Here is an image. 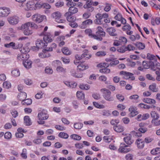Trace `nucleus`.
<instances>
[{
    "mask_svg": "<svg viewBox=\"0 0 160 160\" xmlns=\"http://www.w3.org/2000/svg\"><path fill=\"white\" fill-rule=\"evenodd\" d=\"M38 117L39 120L38 121V122L41 124H44L45 121L43 120H46L48 118L47 111L44 110L38 114Z\"/></svg>",
    "mask_w": 160,
    "mask_h": 160,
    "instance_id": "obj_1",
    "label": "nucleus"
},
{
    "mask_svg": "<svg viewBox=\"0 0 160 160\" xmlns=\"http://www.w3.org/2000/svg\"><path fill=\"white\" fill-rule=\"evenodd\" d=\"M29 25V24L28 22L22 25L20 28V29L22 30L25 35H29L33 33L32 29Z\"/></svg>",
    "mask_w": 160,
    "mask_h": 160,
    "instance_id": "obj_2",
    "label": "nucleus"
},
{
    "mask_svg": "<svg viewBox=\"0 0 160 160\" xmlns=\"http://www.w3.org/2000/svg\"><path fill=\"white\" fill-rule=\"evenodd\" d=\"M101 91L103 92V96L104 98L108 101H112L114 100L113 98L111 95V92L106 88L101 89Z\"/></svg>",
    "mask_w": 160,
    "mask_h": 160,
    "instance_id": "obj_3",
    "label": "nucleus"
},
{
    "mask_svg": "<svg viewBox=\"0 0 160 160\" xmlns=\"http://www.w3.org/2000/svg\"><path fill=\"white\" fill-rule=\"evenodd\" d=\"M130 146L126 145L125 143H121L118 151L122 153H127L132 150Z\"/></svg>",
    "mask_w": 160,
    "mask_h": 160,
    "instance_id": "obj_4",
    "label": "nucleus"
},
{
    "mask_svg": "<svg viewBox=\"0 0 160 160\" xmlns=\"http://www.w3.org/2000/svg\"><path fill=\"white\" fill-rule=\"evenodd\" d=\"M46 19V17L45 16L38 14H35L32 16L33 21L38 23L41 22Z\"/></svg>",
    "mask_w": 160,
    "mask_h": 160,
    "instance_id": "obj_5",
    "label": "nucleus"
},
{
    "mask_svg": "<svg viewBox=\"0 0 160 160\" xmlns=\"http://www.w3.org/2000/svg\"><path fill=\"white\" fill-rule=\"evenodd\" d=\"M7 19L9 23L12 25L17 24L19 21V17L16 16L8 17Z\"/></svg>",
    "mask_w": 160,
    "mask_h": 160,
    "instance_id": "obj_6",
    "label": "nucleus"
},
{
    "mask_svg": "<svg viewBox=\"0 0 160 160\" xmlns=\"http://www.w3.org/2000/svg\"><path fill=\"white\" fill-rule=\"evenodd\" d=\"M47 44L46 43L43 42L42 40L38 39L36 43V46L34 47L33 49L36 50H38L39 49L44 48L47 46Z\"/></svg>",
    "mask_w": 160,
    "mask_h": 160,
    "instance_id": "obj_7",
    "label": "nucleus"
},
{
    "mask_svg": "<svg viewBox=\"0 0 160 160\" xmlns=\"http://www.w3.org/2000/svg\"><path fill=\"white\" fill-rule=\"evenodd\" d=\"M10 11L9 8L6 7L0 8V17H4L7 16L10 13Z\"/></svg>",
    "mask_w": 160,
    "mask_h": 160,
    "instance_id": "obj_8",
    "label": "nucleus"
},
{
    "mask_svg": "<svg viewBox=\"0 0 160 160\" xmlns=\"http://www.w3.org/2000/svg\"><path fill=\"white\" fill-rule=\"evenodd\" d=\"M120 74L124 75V78L126 79H130L132 80L135 79V77L133 76V74L131 73L124 71H121L120 72Z\"/></svg>",
    "mask_w": 160,
    "mask_h": 160,
    "instance_id": "obj_9",
    "label": "nucleus"
},
{
    "mask_svg": "<svg viewBox=\"0 0 160 160\" xmlns=\"http://www.w3.org/2000/svg\"><path fill=\"white\" fill-rule=\"evenodd\" d=\"M85 33L88 35L89 37L92 38H93L95 39L98 40L100 41L102 40V38L98 37L97 36H95L94 35H93L92 34V32L91 29H87L85 30Z\"/></svg>",
    "mask_w": 160,
    "mask_h": 160,
    "instance_id": "obj_10",
    "label": "nucleus"
},
{
    "mask_svg": "<svg viewBox=\"0 0 160 160\" xmlns=\"http://www.w3.org/2000/svg\"><path fill=\"white\" fill-rule=\"evenodd\" d=\"M43 35L44 36L43 40L46 42V44L48 42H50L52 41V36L50 33H44Z\"/></svg>",
    "mask_w": 160,
    "mask_h": 160,
    "instance_id": "obj_11",
    "label": "nucleus"
},
{
    "mask_svg": "<svg viewBox=\"0 0 160 160\" xmlns=\"http://www.w3.org/2000/svg\"><path fill=\"white\" fill-rule=\"evenodd\" d=\"M97 31L96 32V35L98 37H104L105 35V32L103 31V29L100 26H98L97 28Z\"/></svg>",
    "mask_w": 160,
    "mask_h": 160,
    "instance_id": "obj_12",
    "label": "nucleus"
},
{
    "mask_svg": "<svg viewBox=\"0 0 160 160\" xmlns=\"http://www.w3.org/2000/svg\"><path fill=\"white\" fill-rule=\"evenodd\" d=\"M92 21L90 19H88L83 22L82 24L79 26V27L82 29L86 28L87 25L92 24Z\"/></svg>",
    "mask_w": 160,
    "mask_h": 160,
    "instance_id": "obj_13",
    "label": "nucleus"
},
{
    "mask_svg": "<svg viewBox=\"0 0 160 160\" xmlns=\"http://www.w3.org/2000/svg\"><path fill=\"white\" fill-rule=\"evenodd\" d=\"M123 140L128 145H131L133 142L134 141L132 139V136L128 134L127 136L123 138Z\"/></svg>",
    "mask_w": 160,
    "mask_h": 160,
    "instance_id": "obj_14",
    "label": "nucleus"
},
{
    "mask_svg": "<svg viewBox=\"0 0 160 160\" xmlns=\"http://www.w3.org/2000/svg\"><path fill=\"white\" fill-rule=\"evenodd\" d=\"M106 32L108 34L112 36H116L117 35L116 32V30L114 28H109L106 30Z\"/></svg>",
    "mask_w": 160,
    "mask_h": 160,
    "instance_id": "obj_15",
    "label": "nucleus"
},
{
    "mask_svg": "<svg viewBox=\"0 0 160 160\" xmlns=\"http://www.w3.org/2000/svg\"><path fill=\"white\" fill-rule=\"evenodd\" d=\"M95 17L96 19L94 21V23L97 24H102V18L101 16V14L99 13L97 14L96 15Z\"/></svg>",
    "mask_w": 160,
    "mask_h": 160,
    "instance_id": "obj_16",
    "label": "nucleus"
},
{
    "mask_svg": "<svg viewBox=\"0 0 160 160\" xmlns=\"http://www.w3.org/2000/svg\"><path fill=\"white\" fill-rule=\"evenodd\" d=\"M36 4L33 2H29L26 4L27 9L30 10H35L36 8Z\"/></svg>",
    "mask_w": 160,
    "mask_h": 160,
    "instance_id": "obj_17",
    "label": "nucleus"
},
{
    "mask_svg": "<svg viewBox=\"0 0 160 160\" xmlns=\"http://www.w3.org/2000/svg\"><path fill=\"white\" fill-rule=\"evenodd\" d=\"M87 53L88 50L85 49L83 51V53L82 55L76 54L75 55V58L77 60H81L84 58H85Z\"/></svg>",
    "mask_w": 160,
    "mask_h": 160,
    "instance_id": "obj_18",
    "label": "nucleus"
},
{
    "mask_svg": "<svg viewBox=\"0 0 160 160\" xmlns=\"http://www.w3.org/2000/svg\"><path fill=\"white\" fill-rule=\"evenodd\" d=\"M78 11V9L75 7L71 6L68 9V12H66L67 14H73L77 13Z\"/></svg>",
    "mask_w": 160,
    "mask_h": 160,
    "instance_id": "obj_19",
    "label": "nucleus"
},
{
    "mask_svg": "<svg viewBox=\"0 0 160 160\" xmlns=\"http://www.w3.org/2000/svg\"><path fill=\"white\" fill-rule=\"evenodd\" d=\"M138 147L140 149L142 148L144 146V141L141 139L138 138L136 142Z\"/></svg>",
    "mask_w": 160,
    "mask_h": 160,
    "instance_id": "obj_20",
    "label": "nucleus"
},
{
    "mask_svg": "<svg viewBox=\"0 0 160 160\" xmlns=\"http://www.w3.org/2000/svg\"><path fill=\"white\" fill-rule=\"evenodd\" d=\"M26 97L27 94L24 92H22L20 93L18 96V99L20 101H22V102H24Z\"/></svg>",
    "mask_w": 160,
    "mask_h": 160,
    "instance_id": "obj_21",
    "label": "nucleus"
},
{
    "mask_svg": "<svg viewBox=\"0 0 160 160\" xmlns=\"http://www.w3.org/2000/svg\"><path fill=\"white\" fill-rule=\"evenodd\" d=\"M88 66L87 64H85L83 63H81L79 64L77 68L80 71H83L88 69Z\"/></svg>",
    "mask_w": 160,
    "mask_h": 160,
    "instance_id": "obj_22",
    "label": "nucleus"
},
{
    "mask_svg": "<svg viewBox=\"0 0 160 160\" xmlns=\"http://www.w3.org/2000/svg\"><path fill=\"white\" fill-rule=\"evenodd\" d=\"M23 64L25 68L27 69H29L32 67V62L27 60L23 61Z\"/></svg>",
    "mask_w": 160,
    "mask_h": 160,
    "instance_id": "obj_23",
    "label": "nucleus"
},
{
    "mask_svg": "<svg viewBox=\"0 0 160 160\" xmlns=\"http://www.w3.org/2000/svg\"><path fill=\"white\" fill-rule=\"evenodd\" d=\"M72 14H67V13L65 14V16L66 17L67 20L69 22H72L76 20V18L72 16Z\"/></svg>",
    "mask_w": 160,
    "mask_h": 160,
    "instance_id": "obj_24",
    "label": "nucleus"
},
{
    "mask_svg": "<svg viewBox=\"0 0 160 160\" xmlns=\"http://www.w3.org/2000/svg\"><path fill=\"white\" fill-rule=\"evenodd\" d=\"M143 101L144 102L153 104H155L156 103V101L154 99L148 98H143Z\"/></svg>",
    "mask_w": 160,
    "mask_h": 160,
    "instance_id": "obj_25",
    "label": "nucleus"
},
{
    "mask_svg": "<svg viewBox=\"0 0 160 160\" xmlns=\"http://www.w3.org/2000/svg\"><path fill=\"white\" fill-rule=\"evenodd\" d=\"M114 130L117 132H121L124 130L123 127L120 125L113 127Z\"/></svg>",
    "mask_w": 160,
    "mask_h": 160,
    "instance_id": "obj_26",
    "label": "nucleus"
},
{
    "mask_svg": "<svg viewBox=\"0 0 160 160\" xmlns=\"http://www.w3.org/2000/svg\"><path fill=\"white\" fill-rule=\"evenodd\" d=\"M135 45L139 50L143 49L145 47V45L140 42H138L135 44Z\"/></svg>",
    "mask_w": 160,
    "mask_h": 160,
    "instance_id": "obj_27",
    "label": "nucleus"
},
{
    "mask_svg": "<svg viewBox=\"0 0 160 160\" xmlns=\"http://www.w3.org/2000/svg\"><path fill=\"white\" fill-rule=\"evenodd\" d=\"M39 56L40 57L42 58H44L47 57H48L50 56V54L47 53L46 52H45L44 50L42 51V52L40 53L39 54Z\"/></svg>",
    "mask_w": 160,
    "mask_h": 160,
    "instance_id": "obj_28",
    "label": "nucleus"
},
{
    "mask_svg": "<svg viewBox=\"0 0 160 160\" xmlns=\"http://www.w3.org/2000/svg\"><path fill=\"white\" fill-rule=\"evenodd\" d=\"M151 115L152 117L153 118L152 120H155V121H156L159 118V115L155 111L151 112Z\"/></svg>",
    "mask_w": 160,
    "mask_h": 160,
    "instance_id": "obj_29",
    "label": "nucleus"
},
{
    "mask_svg": "<svg viewBox=\"0 0 160 160\" xmlns=\"http://www.w3.org/2000/svg\"><path fill=\"white\" fill-rule=\"evenodd\" d=\"M62 51L63 53L66 55H68L71 54V51L67 47H64L62 49Z\"/></svg>",
    "mask_w": 160,
    "mask_h": 160,
    "instance_id": "obj_30",
    "label": "nucleus"
},
{
    "mask_svg": "<svg viewBox=\"0 0 160 160\" xmlns=\"http://www.w3.org/2000/svg\"><path fill=\"white\" fill-rule=\"evenodd\" d=\"M24 122L25 124L27 126L30 125L31 124L30 119L28 116H25L24 118Z\"/></svg>",
    "mask_w": 160,
    "mask_h": 160,
    "instance_id": "obj_31",
    "label": "nucleus"
},
{
    "mask_svg": "<svg viewBox=\"0 0 160 160\" xmlns=\"http://www.w3.org/2000/svg\"><path fill=\"white\" fill-rule=\"evenodd\" d=\"M12 75L14 77H18L20 75V72L18 69H15L12 70L11 72Z\"/></svg>",
    "mask_w": 160,
    "mask_h": 160,
    "instance_id": "obj_32",
    "label": "nucleus"
},
{
    "mask_svg": "<svg viewBox=\"0 0 160 160\" xmlns=\"http://www.w3.org/2000/svg\"><path fill=\"white\" fill-rule=\"evenodd\" d=\"M149 88L152 92H157L158 91V88H156V85L154 83L150 85L149 86Z\"/></svg>",
    "mask_w": 160,
    "mask_h": 160,
    "instance_id": "obj_33",
    "label": "nucleus"
},
{
    "mask_svg": "<svg viewBox=\"0 0 160 160\" xmlns=\"http://www.w3.org/2000/svg\"><path fill=\"white\" fill-rule=\"evenodd\" d=\"M138 107L142 109H149L150 108H152L149 105L144 104L143 103H141L138 105Z\"/></svg>",
    "mask_w": 160,
    "mask_h": 160,
    "instance_id": "obj_34",
    "label": "nucleus"
},
{
    "mask_svg": "<svg viewBox=\"0 0 160 160\" xmlns=\"http://www.w3.org/2000/svg\"><path fill=\"white\" fill-rule=\"evenodd\" d=\"M121 45H124L127 42V39L124 37H120L118 40Z\"/></svg>",
    "mask_w": 160,
    "mask_h": 160,
    "instance_id": "obj_35",
    "label": "nucleus"
},
{
    "mask_svg": "<svg viewBox=\"0 0 160 160\" xmlns=\"http://www.w3.org/2000/svg\"><path fill=\"white\" fill-rule=\"evenodd\" d=\"M117 50L119 52L124 53L127 51L126 47H125L124 45H122V46L118 47Z\"/></svg>",
    "mask_w": 160,
    "mask_h": 160,
    "instance_id": "obj_36",
    "label": "nucleus"
},
{
    "mask_svg": "<svg viewBox=\"0 0 160 160\" xmlns=\"http://www.w3.org/2000/svg\"><path fill=\"white\" fill-rule=\"evenodd\" d=\"M32 103V99L29 98L24 100V102H22V104L25 105H30Z\"/></svg>",
    "mask_w": 160,
    "mask_h": 160,
    "instance_id": "obj_37",
    "label": "nucleus"
},
{
    "mask_svg": "<svg viewBox=\"0 0 160 160\" xmlns=\"http://www.w3.org/2000/svg\"><path fill=\"white\" fill-rule=\"evenodd\" d=\"M147 58L150 60H154L157 61V59L156 57L152 54H151L150 53H148L147 54Z\"/></svg>",
    "mask_w": 160,
    "mask_h": 160,
    "instance_id": "obj_38",
    "label": "nucleus"
},
{
    "mask_svg": "<svg viewBox=\"0 0 160 160\" xmlns=\"http://www.w3.org/2000/svg\"><path fill=\"white\" fill-rule=\"evenodd\" d=\"M142 123H140L139 124V126L140 127V128L138 130L141 132L142 133H144L145 132L148 130V129L147 128L142 126Z\"/></svg>",
    "mask_w": 160,
    "mask_h": 160,
    "instance_id": "obj_39",
    "label": "nucleus"
},
{
    "mask_svg": "<svg viewBox=\"0 0 160 160\" xmlns=\"http://www.w3.org/2000/svg\"><path fill=\"white\" fill-rule=\"evenodd\" d=\"M52 17L55 19V20L58 18H60L61 14L59 12H57L53 13L52 14Z\"/></svg>",
    "mask_w": 160,
    "mask_h": 160,
    "instance_id": "obj_40",
    "label": "nucleus"
},
{
    "mask_svg": "<svg viewBox=\"0 0 160 160\" xmlns=\"http://www.w3.org/2000/svg\"><path fill=\"white\" fill-rule=\"evenodd\" d=\"M149 65L151 69L154 71H156L158 69V68L155 66L154 63L152 61L149 62Z\"/></svg>",
    "mask_w": 160,
    "mask_h": 160,
    "instance_id": "obj_41",
    "label": "nucleus"
},
{
    "mask_svg": "<svg viewBox=\"0 0 160 160\" xmlns=\"http://www.w3.org/2000/svg\"><path fill=\"white\" fill-rule=\"evenodd\" d=\"M58 136L62 138L67 139L68 137V135L67 133L61 132L59 134Z\"/></svg>",
    "mask_w": 160,
    "mask_h": 160,
    "instance_id": "obj_42",
    "label": "nucleus"
},
{
    "mask_svg": "<svg viewBox=\"0 0 160 160\" xmlns=\"http://www.w3.org/2000/svg\"><path fill=\"white\" fill-rule=\"evenodd\" d=\"M83 127V124L81 123L78 122L74 124V128L77 129H81Z\"/></svg>",
    "mask_w": 160,
    "mask_h": 160,
    "instance_id": "obj_43",
    "label": "nucleus"
},
{
    "mask_svg": "<svg viewBox=\"0 0 160 160\" xmlns=\"http://www.w3.org/2000/svg\"><path fill=\"white\" fill-rule=\"evenodd\" d=\"M152 154L155 155L160 153V148H156L155 150H152L151 151Z\"/></svg>",
    "mask_w": 160,
    "mask_h": 160,
    "instance_id": "obj_44",
    "label": "nucleus"
},
{
    "mask_svg": "<svg viewBox=\"0 0 160 160\" xmlns=\"http://www.w3.org/2000/svg\"><path fill=\"white\" fill-rule=\"evenodd\" d=\"M76 95L78 98L80 99H83L84 98V94L82 92H77Z\"/></svg>",
    "mask_w": 160,
    "mask_h": 160,
    "instance_id": "obj_45",
    "label": "nucleus"
},
{
    "mask_svg": "<svg viewBox=\"0 0 160 160\" xmlns=\"http://www.w3.org/2000/svg\"><path fill=\"white\" fill-rule=\"evenodd\" d=\"M116 97L117 99L120 102H123L124 100V96L121 94H117Z\"/></svg>",
    "mask_w": 160,
    "mask_h": 160,
    "instance_id": "obj_46",
    "label": "nucleus"
},
{
    "mask_svg": "<svg viewBox=\"0 0 160 160\" xmlns=\"http://www.w3.org/2000/svg\"><path fill=\"white\" fill-rule=\"evenodd\" d=\"M71 137L72 139L77 140H80L81 139V136L76 134L71 135Z\"/></svg>",
    "mask_w": 160,
    "mask_h": 160,
    "instance_id": "obj_47",
    "label": "nucleus"
},
{
    "mask_svg": "<svg viewBox=\"0 0 160 160\" xmlns=\"http://www.w3.org/2000/svg\"><path fill=\"white\" fill-rule=\"evenodd\" d=\"M99 71L102 73H108L110 72V70L108 68H103L100 69Z\"/></svg>",
    "mask_w": 160,
    "mask_h": 160,
    "instance_id": "obj_48",
    "label": "nucleus"
},
{
    "mask_svg": "<svg viewBox=\"0 0 160 160\" xmlns=\"http://www.w3.org/2000/svg\"><path fill=\"white\" fill-rule=\"evenodd\" d=\"M127 50L131 51H133L135 49V48L133 45L130 44L126 47Z\"/></svg>",
    "mask_w": 160,
    "mask_h": 160,
    "instance_id": "obj_49",
    "label": "nucleus"
},
{
    "mask_svg": "<svg viewBox=\"0 0 160 160\" xmlns=\"http://www.w3.org/2000/svg\"><path fill=\"white\" fill-rule=\"evenodd\" d=\"M28 22L29 24V26L30 25L32 29V28L35 29H36L38 28V26L36 24H35L34 23L31 22Z\"/></svg>",
    "mask_w": 160,
    "mask_h": 160,
    "instance_id": "obj_50",
    "label": "nucleus"
},
{
    "mask_svg": "<svg viewBox=\"0 0 160 160\" xmlns=\"http://www.w3.org/2000/svg\"><path fill=\"white\" fill-rule=\"evenodd\" d=\"M96 55L98 57H103L106 55V53L104 51H100L97 52Z\"/></svg>",
    "mask_w": 160,
    "mask_h": 160,
    "instance_id": "obj_51",
    "label": "nucleus"
},
{
    "mask_svg": "<svg viewBox=\"0 0 160 160\" xmlns=\"http://www.w3.org/2000/svg\"><path fill=\"white\" fill-rule=\"evenodd\" d=\"M3 87L6 88L8 89L11 87V83L8 82H5L3 84Z\"/></svg>",
    "mask_w": 160,
    "mask_h": 160,
    "instance_id": "obj_52",
    "label": "nucleus"
},
{
    "mask_svg": "<svg viewBox=\"0 0 160 160\" xmlns=\"http://www.w3.org/2000/svg\"><path fill=\"white\" fill-rule=\"evenodd\" d=\"M102 115L103 116L108 117L110 115V113L108 110L104 109L102 111Z\"/></svg>",
    "mask_w": 160,
    "mask_h": 160,
    "instance_id": "obj_53",
    "label": "nucleus"
},
{
    "mask_svg": "<svg viewBox=\"0 0 160 160\" xmlns=\"http://www.w3.org/2000/svg\"><path fill=\"white\" fill-rule=\"evenodd\" d=\"M93 2L92 1H90L86 2V4L83 6V8H87L89 7H92L91 5H92Z\"/></svg>",
    "mask_w": 160,
    "mask_h": 160,
    "instance_id": "obj_54",
    "label": "nucleus"
},
{
    "mask_svg": "<svg viewBox=\"0 0 160 160\" xmlns=\"http://www.w3.org/2000/svg\"><path fill=\"white\" fill-rule=\"evenodd\" d=\"M56 70L58 72H66V69L64 68L61 66H58L57 67Z\"/></svg>",
    "mask_w": 160,
    "mask_h": 160,
    "instance_id": "obj_55",
    "label": "nucleus"
},
{
    "mask_svg": "<svg viewBox=\"0 0 160 160\" xmlns=\"http://www.w3.org/2000/svg\"><path fill=\"white\" fill-rule=\"evenodd\" d=\"M4 137L5 139H9L11 138L12 135L10 132H7L4 134Z\"/></svg>",
    "mask_w": 160,
    "mask_h": 160,
    "instance_id": "obj_56",
    "label": "nucleus"
},
{
    "mask_svg": "<svg viewBox=\"0 0 160 160\" xmlns=\"http://www.w3.org/2000/svg\"><path fill=\"white\" fill-rule=\"evenodd\" d=\"M153 138L150 137H147L145 138L144 140V142H145L146 143H149L151 142L153 140Z\"/></svg>",
    "mask_w": 160,
    "mask_h": 160,
    "instance_id": "obj_57",
    "label": "nucleus"
},
{
    "mask_svg": "<svg viewBox=\"0 0 160 160\" xmlns=\"http://www.w3.org/2000/svg\"><path fill=\"white\" fill-rule=\"evenodd\" d=\"M55 127L57 129L60 131L64 130L66 128L65 127L58 125H56Z\"/></svg>",
    "mask_w": 160,
    "mask_h": 160,
    "instance_id": "obj_58",
    "label": "nucleus"
},
{
    "mask_svg": "<svg viewBox=\"0 0 160 160\" xmlns=\"http://www.w3.org/2000/svg\"><path fill=\"white\" fill-rule=\"evenodd\" d=\"M46 73L48 74H52L53 72V70L51 68L48 67H47L45 70Z\"/></svg>",
    "mask_w": 160,
    "mask_h": 160,
    "instance_id": "obj_59",
    "label": "nucleus"
},
{
    "mask_svg": "<svg viewBox=\"0 0 160 160\" xmlns=\"http://www.w3.org/2000/svg\"><path fill=\"white\" fill-rule=\"evenodd\" d=\"M40 7L42 8H46L47 9H50L51 8L50 6L48 3H44L41 5Z\"/></svg>",
    "mask_w": 160,
    "mask_h": 160,
    "instance_id": "obj_60",
    "label": "nucleus"
},
{
    "mask_svg": "<svg viewBox=\"0 0 160 160\" xmlns=\"http://www.w3.org/2000/svg\"><path fill=\"white\" fill-rule=\"evenodd\" d=\"M106 6L104 8V10L106 12H108L111 9V4L106 3Z\"/></svg>",
    "mask_w": 160,
    "mask_h": 160,
    "instance_id": "obj_61",
    "label": "nucleus"
},
{
    "mask_svg": "<svg viewBox=\"0 0 160 160\" xmlns=\"http://www.w3.org/2000/svg\"><path fill=\"white\" fill-rule=\"evenodd\" d=\"M79 88L82 89L87 90L89 88V86L88 85L80 84L79 85Z\"/></svg>",
    "mask_w": 160,
    "mask_h": 160,
    "instance_id": "obj_62",
    "label": "nucleus"
},
{
    "mask_svg": "<svg viewBox=\"0 0 160 160\" xmlns=\"http://www.w3.org/2000/svg\"><path fill=\"white\" fill-rule=\"evenodd\" d=\"M133 155L131 154H128L125 156V158L127 160H133Z\"/></svg>",
    "mask_w": 160,
    "mask_h": 160,
    "instance_id": "obj_63",
    "label": "nucleus"
},
{
    "mask_svg": "<svg viewBox=\"0 0 160 160\" xmlns=\"http://www.w3.org/2000/svg\"><path fill=\"white\" fill-rule=\"evenodd\" d=\"M33 142L36 144H39L41 143L42 141L40 138H36L33 141Z\"/></svg>",
    "mask_w": 160,
    "mask_h": 160,
    "instance_id": "obj_64",
    "label": "nucleus"
}]
</instances>
